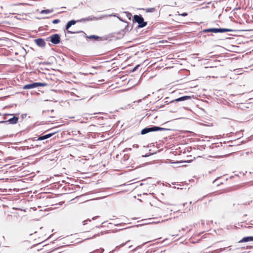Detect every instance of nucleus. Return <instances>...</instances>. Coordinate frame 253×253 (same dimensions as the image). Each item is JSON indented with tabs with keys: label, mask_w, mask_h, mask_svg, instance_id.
I'll return each mask as SVG.
<instances>
[{
	"label": "nucleus",
	"mask_w": 253,
	"mask_h": 253,
	"mask_svg": "<svg viewBox=\"0 0 253 253\" xmlns=\"http://www.w3.org/2000/svg\"><path fill=\"white\" fill-rule=\"evenodd\" d=\"M232 30L226 28H209L207 29H204L203 31V33H209V32H213V33H224L227 32H231Z\"/></svg>",
	"instance_id": "obj_5"
},
{
	"label": "nucleus",
	"mask_w": 253,
	"mask_h": 253,
	"mask_svg": "<svg viewBox=\"0 0 253 253\" xmlns=\"http://www.w3.org/2000/svg\"><path fill=\"white\" fill-rule=\"evenodd\" d=\"M1 117L0 118V120L5 121L7 120V118L9 116H13V114H5L1 115Z\"/></svg>",
	"instance_id": "obj_12"
},
{
	"label": "nucleus",
	"mask_w": 253,
	"mask_h": 253,
	"mask_svg": "<svg viewBox=\"0 0 253 253\" xmlns=\"http://www.w3.org/2000/svg\"><path fill=\"white\" fill-rule=\"evenodd\" d=\"M143 9L145 10L146 12H151V13L154 12L156 10V9L154 7L148 8Z\"/></svg>",
	"instance_id": "obj_13"
},
{
	"label": "nucleus",
	"mask_w": 253,
	"mask_h": 253,
	"mask_svg": "<svg viewBox=\"0 0 253 253\" xmlns=\"http://www.w3.org/2000/svg\"><path fill=\"white\" fill-rule=\"evenodd\" d=\"M178 15H181L182 16H186L188 15L187 13H186V12H183V13H181V14H180L178 12Z\"/></svg>",
	"instance_id": "obj_16"
},
{
	"label": "nucleus",
	"mask_w": 253,
	"mask_h": 253,
	"mask_svg": "<svg viewBox=\"0 0 253 253\" xmlns=\"http://www.w3.org/2000/svg\"><path fill=\"white\" fill-rule=\"evenodd\" d=\"M52 11L49 9L42 10L41 11V13L42 14H48L51 12Z\"/></svg>",
	"instance_id": "obj_14"
},
{
	"label": "nucleus",
	"mask_w": 253,
	"mask_h": 253,
	"mask_svg": "<svg viewBox=\"0 0 253 253\" xmlns=\"http://www.w3.org/2000/svg\"><path fill=\"white\" fill-rule=\"evenodd\" d=\"M81 33L84 34V37L86 39H94V40H98L99 39H101V37L96 36V35L87 36L86 35V34L83 31H68V33H70V34H76V33Z\"/></svg>",
	"instance_id": "obj_7"
},
{
	"label": "nucleus",
	"mask_w": 253,
	"mask_h": 253,
	"mask_svg": "<svg viewBox=\"0 0 253 253\" xmlns=\"http://www.w3.org/2000/svg\"><path fill=\"white\" fill-rule=\"evenodd\" d=\"M164 105H165V103L164 104H160L159 105L157 106V107L161 108L163 107V106H164Z\"/></svg>",
	"instance_id": "obj_19"
},
{
	"label": "nucleus",
	"mask_w": 253,
	"mask_h": 253,
	"mask_svg": "<svg viewBox=\"0 0 253 253\" xmlns=\"http://www.w3.org/2000/svg\"><path fill=\"white\" fill-rule=\"evenodd\" d=\"M169 129L157 126H152L149 127H145L143 128L141 131V134L142 135L147 134L150 132L152 131H161V130H168Z\"/></svg>",
	"instance_id": "obj_2"
},
{
	"label": "nucleus",
	"mask_w": 253,
	"mask_h": 253,
	"mask_svg": "<svg viewBox=\"0 0 253 253\" xmlns=\"http://www.w3.org/2000/svg\"><path fill=\"white\" fill-rule=\"evenodd\" d=\"M235 145H236V144H235V143H233V144L230 145V146H235Z\"/></svg>",
	"instance_id": "obj_21"
},
{
	"label": "nucleus",
	"mask_w": 253,
	"mask_h": 253,
	"mask_svg": "<svg viewBox=\"0 0 253 253\" xmlns=\"http://www.w3.org/2000/svg\"><path fill=\"white\" fill-rule=\"evenodd\" d=\"M59 22H60V20L59 19H54V20H53L52 21V23L53 24H57V23H58Z\"/></svg>",
	"instance_id": "obj_15"
},
{
	"label": "nucleus",
	"mask_w": 253,
	"mask_h": 253,
	"mask_svg": "<svg viewBox=\"0 0 253 253\" xmlns=\"http://www.w3.org/2000/svg\"><path fill=\"white\" fill-rule=\"evenodd\" d=\"M253 241V237L249 236L243 238L241 240L239 241V243L247 242Z\"/></svg>",
	"instance_id": "obj_11"
},
{
	"label": "nucleus",
	"mask_w": 253,
	"mask_h": 253,
	"mask_svg": "<svg viewBox=\"0 0 253 253\" xmlns=\"http://www.w3.org/2000/svg\"><path fill=\"white\" fill-rule=\"evenodd\" d=\"M190 99H191V96H187V95L183 96L182 97H179L175 99H174L172 100H170V101L169 100V97H166L165 99V101L164 102V103H165V104H168L169 103L173 104L176 102L184 101L185 100H189Z\"/></svg>",
	"instance_id": "obj_4"
},
{
	"label": "nucleus",
	"mask_w": 253,
	"mask_h": 253,
	"mask_svg": "<svg viewBox=\"0 0 253 253\" xmlns=\"http://www.w3.org/2000/svg\"><path fill=\"white\" fill-rule=\"evenodd\" d=\"M47 85L46 83H33L30 84H27L23 86L24 89H29L34 88H36L39 86H45Z\"/></svg>",
	"instance_id": "obj_6"
},
{
	"label": "nucleus",
	"mask_w": 253,
	"mask_h": 253,
	"mask_svg": "<svg viewBox=\"0 0 253 253\" xmlns=\"http://www.w3.org/2000/svg\"><path fill=\"white\" fill-rule=\"evenodd\" d=\"M128 243L127 242H126L125 244H127Z\"/></svg>",
	"instance_id": "obj_22"
},
{
	"label": "nucleus",
	"mask_w": 253,
	"mask_h": 253,
	"mask_svg": "<svg viewBox=\"0 0 253 253\" xmlns=\"http://www.w3.org/2000/svg\"><path fill=\"white\" fill-rule=\"evenodd\" d=\"M95 217H94L92 218V219H95Z\"/></svg>",
	"instance_id": "obj_23"
},
{
	"label": "nucleus",
	"mask_w": 253,
	"mask_h": 253,
	"mask_svg": "<svg viewBox=\"0 0 253 253\" xmlns=\"http://www.w3.org/2000/svg\"><path fill=\"white\" fill-rule=\"evenodd\" d=\"M34 41L36 44L38 45L39 47H43L45 45V42L42 39L39 38L35 39Z\"/></svg>",
	"instance_id": "obj_9"
},
{
	"label": "nucleus",
	"mask_w": 253,
	"mask_h": 253,
	"mask_svg": "<svg viewBox=\"0 0 253 253\" xmlns=\"http://www.w3.org/2000/svg\"><path fill=\"white\" fill-rule=\"evenodd\" d=\"M49 39L50 41L54 44H57L60 42V36L57 34H55L51 35Z\"/></svg>",
	"instance_id": "obj_8"
},
{
	"label": "nucleus",
	"mask_w": 253,
	"mask_h": 253,
	"mask_svg": "<svg viewBox=\"0 0 253 253\" xmlns=\"http://www.w3.org/2000/svg\"><path fill=\"white\" fill-rule=\"evenodd\" d=\"M55 133V132L48 133L47 134L40 136L37 140H43L47 139Z\"/></svg>",
	"instance_id": "obj_10"
},
{
	"label": "nucleus",
	"mask_w": 253,
	"mask_h": 253,
	"mask_svg": "<svg viewBox=\"0 0 253 253\" xmlns=\"http://www.w3.org/2000/svg\"><path fill=\"white\" fill-rule=\"evenodd\" d=\"M132 248V246H129V247H128V249H129L133 250V249Z\"/></svg>",
	"instance_id": "obj_20"
},
{
	"label": "nucleus",
	"mask_w": 253,
	"mask_h": 253,
	"mask_svg": "<svg viewBox=\"0 0 253 253\" xmlns=\"http://www.w3.org/2000/svg\"><path fill=\"white\" fill-rule=\"evenodd\" d=\"M90 221V219H86V220H84V221H83V224H84V225H85V224H86V222H87V221Z\"/></svg>",
	"instance_id": "obj_18"
},
{
	"label": "nucleus",
	"mask_w": 253,
	"mask_h": 253,
	"mask_svg": "<svg viewBox=\"0 0 253 253\" xmlns=\"http://www.w3.org/2000/svg\"><path fill=\"white\" fill-rule=\"evenodd\" d=\"M139 66V65H137L136 66H135V67L132 69V72H134V71H135L137 70V69L138 68V67Z\"/></svg>",
	"instance_id": "obj_17"
},
{
	"label": "nucleus",
	"mask_w": 253,
	"mask_h": 253,
	"mask_svg": "<svg viewBox=\"0 0 253 253\" xmlns=\"http://www.w3.org/2000/svg\"><path fill=\"white\" fill-rule=\"evenodd\" d=\"M102 18L101 17H97L93 16H89L86 18H82L81 19L78 20H72L69 22H67V23L66 25V29L67 31V32L68 33V31L69 28L72 26L75 25L77 22H85V21H92V20H98L99 19H101Z\"/></svg>",
	"instance_id": "obj_1"
},
{
	"label": "nucleus",
	"mask_w": 253,
	"mask_h": 253,
	"mask_svg": "<svg viewBox=\"0 0 253 253\" xmlns=\"http://www.w3.org/2000/svg\"><path fill=\"white\" fill-rule=\"evenodd\" d=\"M132 20L133 22L138 23V28L144 27L147 24V23L144 21V18L141 15H134Z\"/></svg>",
	"instance_id": "obj_3"
}]
</instances>
